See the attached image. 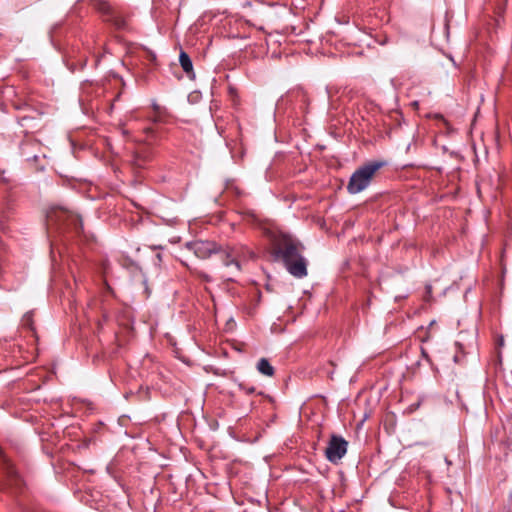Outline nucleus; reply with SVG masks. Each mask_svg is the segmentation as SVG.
<instances>
[{
	"label": "nucleus",
	"mask_w": 512,
	"mask_h": 512,
	"mask_svg": "<svg viewBox=\"0 0 512 512\" xmlns=\"http://www.w3.org/2000/svg\"><path fill=\"white\" fill-rule=\"evenodd\" d=\"M303 247L292 240H284L277 248V255L281 257L287 271L296 278L307 275V262L302 256Z\"/></svg>",
	"instance_id": "obj_1"
},
{
	"label": "nucleus",
	"mask_w": 512,
	"mask_h": 512,
	"mask_svg": "<svg viewBox=\"0 0 512 512\" xmlns=\"http://www.w3.org/2000/svg\"><path fill=\"white\" fill-rule=\"evenodd\" d=\"M385 165L383 161H371L359 167L350 177L347 191L350 194H358L365 190L371 183L375 174Z\"/></svg>",
	"instance_id": "obj_2"
},
{
	"label": "nucleus",
	"mask_w": 512,
	"mask_h": 512,
	"mask_svg": "<svg viewBox=\"0 0 512 512\" xmlns=\"http://www.w3.org/2000/svg\"><path fill=\"white\" fill-rule=\"evenodd\" d=\"M47 223L49 226L59 225L70 227L73 226L75 230H79L82 227V221L79 216L75 215L71 211H68L62 207L52 208L47 212L46 215Z\"/></svg>",
	"instance_id": "obj_3"
},
{
	"label": "nucleus",
	"mask_w": 512,
	"mask_h": 512,
	"mask_svg": "<svg viewBox=\"0 0 512 512\" xmlns=\"http://www.w3.org/2000/svg\"><path fill=\"white\" fill-rule=\"evenodd\" d=\"M347 446L348 443L344 438L332 435L325 450L326 458L332 463H337L346 454Z\"/></svg>",
	"instance_id": "obj_4"
},
{
	"label": "nucleus",
	"mask_w": 512,
	"mask_h": 512,
	"mask_svg": "<svg viewBox=\"0 0 512 512\" xmlns=\"http://www.w3.org/2000/svg\"><path fill=\"white\" fill-rule=\"evenodd\" d=\"M253 257H254V253L251 250H249L248 248H245L242 246L233 247V248H229L225 252V257L223 259V262H224L225 266L228 267L230 265H234L235 269L237 271H240L241 262L246 261Z\"/></svg>",
	"instance_id": "obj_5"
},
{
	"label": "nucleus",
	"mask_w": 512,
	"mask_h": 512,
	"mask_svg": "<svg viewBox=\"0 0 512 512\" xmlns=\"http://www.w3.org/2000/svg\"><path fill=\"white\" fill-rule=\"evenodd\" d=\"M186 247L200 259H206L218 251L216 243L211 241L197 240L188 242Z\"/></svg>",
	"instance_id": "obj_6"
},
{
	"label": "nucleus",
	"mask_w": 512,
	"mask_h": 512,
	"mask_svg": "<svg viewBox=\"0 0 512 512\" xmlns=\"http://www.w3.org/2000/svg\"><path fill=\"white\" fill-rule=\"evenodd\" d=\"M257 370L268 377H272L274 375V368L269 363V361L266 358H261L257 363Z\"/></svg>",
	"instance_id": "obj_7"
},
{
	"label": "nucleus",
	"mask_w": 512,
	"mask_h": 512,
	"mask_svg": "<svg viewBox=\"0 0 512 512\" xmlns=\"http://www.w3.org/2000/svg\"><path fill=\"white\" fill-rule=\"evenodd\" d=\"M179 62H180L182 69L186 73H190L193 70V65H192V61H191L190 57L188 56V54H186L183 51L179 55Z\"/></svg>",
	"instance_id": "obj_8"
},
{
	"label": "nucleus",
	"mask_w": 512,
	"mask_h": 512,
	"mask_svg": "<svg viewBox=\"0 0 512 512\" xmlns=\"http://www.w3.org/2000/svg\"><path fill=\"white\" fill-rule=\"evenodd\" d=\"M22 325L33 330V313L28 312L22 318Z\"/></svg>",
	"instance_id": "obj_9"
},
{
	"label": "nucleus",
	"mask_w": 512,
	"mask_h": 512,
	"mask_svg": "<svg viewBox=\"0 0 512 512\" xmlns=\"http://www.w3.org/2000/svg\"><path fill=\"white\" fill-rule=\"evenodd\" d=\"M8 474L10 477V481L13 482V484L18 485L20 480L16 472L12 468H9Z\"/></svg>",
	"instance_id": "obj_10"
},
{
	"label": "nucleus",
	"mask_w": 512,
	"mask_h": 512,
	"mask_svg": "<svg viewBox=\"0 0 512 512\" xmlns=\"http://www.w3.org/2000/svg\"><path fill=\"white\" fill-rule=\"evenodd\" d=\"M497 342H498V345H499L500 347H502V346L504 345V339H503V337H502V336H500V337L498 338V341H497Z\"/></svg>",
	"instance_id": "obj_11"
}]
</instances>
